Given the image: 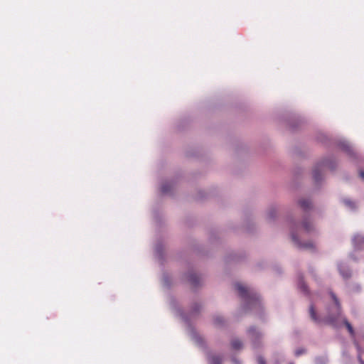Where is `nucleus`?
I'll list each match as a JSON object with an SVG mask.
<instances>
[{
	"mask_svg": "<svg viewBox=\"0 0 364 364\" xmlns=\"http://www.w3.org/2000/svg\"><path fill=\"white\" fill-rule=\"evenodd\" d=\"M350 257H351L352 259H355V258H354V257H353V254H351V255H350Z\"/></svg>",
	"mask_w": 364,
	"mask_h": 364,
	"instance_id": "nucleus-33",
	"label": "nucleus"
},
{
	"mask_svg": "<svg viewBox=\"0 0 364 364\" xmlns=\"http://www.w3.org/2000/svg\"><path fill=\"white\" fill-rule=\"evenodd\" d=\"M346 287L350 294H358L362 290L361 285L356 282L348 283Z\"/></svg>",
	"mask_w": 364,
	"mask_h": 364,
	"instance_id": "nucleus-12",
	"label": "nucleus"
},
{
	"mask_svg": "<svg viewBox=\"0 0 364 364\" xmlns=\"http://www.w3.org/2000/svg\"><path fill=\"white\" fill-rule=\"evenodd\" d=\"M289 364H294L293 363H290Z\"/></svg>",
	"mask_w": 364,
	"mask_h": 364,
	"instance_id": "nucleus-34",
	"label": "nucleus"
},
{
	"mask_svg": "<svg viewBox=\"0 0 364 364\" xmlns=\"http://www.w3.org/2000/svg\"><path fill=\"white\" fill-rule=\"evenodd\" d=\"M309 272L311 274L312 277L316 279V274L314 273V270L313 269V268H309Z\"/></svg>",
	"mask_w": 364,
	"mask_h": 364,
	"instance_id": "nucleus-30",
	"label": "nucleus"
},
{
	"mask_svg": "<svg viewBox=\"0 0 364 364\" xmlns=\"http://www.w3.org/2000/svg\"><path fill=\"white\" fill-rule=\"evenodd\" d=\"M355 345L356 346L358 350H360V346L358 344V343L356 341L354 342Z\"/></svg>",
	"mask_w": 364,
	"mask_h": 364,
	"instance_id": "nucleus-32",
	"label": "nucleus"
},
{
	"mask_svg": "<svg viewBox=\"0 0 364 364\" xmlns=\"http://www.w3.org/2000/svg\"><path fill=\"white\" fill-rule=\"evenodd\" d=\"M313 176L316 181H318L321 178V172L317 168L313 171Z\"/></svg>",
	"mask_w": 364,
	"mask_h": 364,
	"instance_id": "nucleus-20",
	"label": "nucleus"
},
{
	"mask_svg": "<svg viewBox=\"0 0 364 364\" xmlns=\"http://www.w3.org/2000/svg\"><path fill=\"white\" fill-rule=\"evenodd\" d=\"M243 257H244V256L242 255H234L232 259L234 261L238 262V261L241 260Z\"/></svg>",
	"mask_w": 364,
	"mask_h": 364,
	"instance_id": "nucleus-27",
	"label": "nucleus"
},
{
	"mask_svg": "<svg viewBox=\"0 0 364 364\" xmlns=\"http://www.w3.org/2000/svg\"><path fill=\"white\" fill-rule=\"evenodd\" d=\"M353 245L355 250H364V236L360 234H356L352 239Z\"/></svg>",
	"mask_w": 364,
	"mask_h": 364,
	"instance_id": "nucleus-10",
	"label": "nucleus"
},
{
	"mask_svg": "<svg viewBox=\"0 0 364 364\" xmlns=\"http://www.w3.org/2000/svg\"><path fill=\"white\" fill-rule=\"evenodd\" d=\"M273 270L275 272V273L278 274H280L282 273V268L279 266V265H274L273 267Z\"/></svg>",
	"mask_w": 364,
	"mask_h": 364,
	"instance_id": "nucleus-25",
	"label": "nucleus"
},
{
	"mask_svg": "<svg viewBox=\"0 0 364 364\" xmlns=\"http://www.w3.org/2000/svg\"><path fill=\"white\" fill-rule=\"evenodd\" d=\"M358 362L360 363V364H364V360L362 359L360 354H358Z\"/></svg>",
	"mask_w": 364,
	"mask_h": 364,
	"instance_id": "nucleus-29",
	"label": "nucleus"
},
{
	"mask_svg": "<svg viewBox=\"0 0 364 364\" xmlns=\"http://www.w3.org/2000/svg\"><path fill=\"white\" fill-rule=\"evenodd\" d=\"M343 323L345 325V326L347 328L350 336L352 337H353L355 336V331H354L352 325L350 324V323L346 318H344L343 319Z\"/></svg>",
	"mask_w": 364,
	"mask_h": 364,
	"instance_id": "nucleus-17",
	"label": "nucleus"
},
{
	"mask_svg": "<svg viewBox=\"0 0 364 364\" xmlns=\"http://www.w3.org/2000/svg\"><path fill=\"white\" fill-rule=\"evenodd\" d=\"M313 229H291L289 237L291 243L299 250H310L314 244L309 237Z\"/></svg>",
	"mask_w": 364,
	"mask_h": 364,
	"instance_id": "nucleus-4",
	"label": "nucleus"
},
{
	"mask_svg": "<svg viewBox=\"0 0 364 364\" xmlns=\"http://www.w3.org/2000/svg\"><path fill=\"white\" fill-rule=\"evenodd\" d=\"M207 359L209 364H222V357L218 355L208 353Z\"/></svg>",
	"mask_w": 364,
	"mask_h": 364,
	"instance_id": "nucleus-13",
	"label": "nucleus"
},
{
	"mask_svg": "<svg viewBox=\"0 0 364 364\" xmlns=\"http://www.w3.org/2000/svg\"><path fill=\"white\" fill-rule=\"evenodd\" d=\"M231 361H232V364H242L241 360L235 357H232L231 358Z\"/></svg>",
	"mask_w": 364,
	"mask_h": 364,
	"instance_id": "nucleus-28",
	"label": "nucleus"
},
{
	"mask_svg": "<svg viewBox=\"0 0 364 364\" xmlns=\"http://www.w3.org/2000/svg\"><path fill=\"white\" fill-rule=\"evenodd\" d=\"M341 361L343 364H353V358L350 356L348 349L343 348L341 351Z\"/></svg>",
	"mask_w": 364,
	"mask_h": 364,
	"instance_id": "nucleus-11",
	"label": "nucleus"
},
{
	"mask_svg": "<svg viewBox=\"0 0 364 364\" xmlns=\"http://www.w3.org/2000/svg\"><path fill=\"white\" fill-rule=\"evenodd\" d=\"M168 304L173 313L179 316L186 326V332L191 337V340L201 349L206 350V344L204 339L196 332L191 323V320L198 316L202 309L201 304L194 302L191 307V310L188 314H185L183 311L178 306V302L176 299L169 296Z\"/></svg>",
	"mask_w": 364,
	"mask_h": 364,
	"instance_id": "nucleus-1",
	"label": "nucleus"
},
{
	"mask_svg": "<svg viewBox=\"0 0 364 364\" xmlns=\"http://www.w3.org/2000/svg\"><path fill=\"white\" fill-rule=\"evenodd\" d=\"M345 204L348 206L350 208L353 209L355 208V203L353 201H350V200H344Z\"/></svg>",
	"mask_w": 364,
	"mask_h": 364,
	"instance_id": "nucleus-24",
	"label": "nucleus"
},
{
	"mask_svg": "<svg viewBox=\"0 0 364 364\" xmlns=\"http://www.w3.org/2000/svg\"><path fill=\"white\" fill-rule=\"evenodd\" d=\"M164 240L161 237L157 238L154 245V254L158 261L163 264L165 261V255L164 252Z\"/></svg>",
	"mask_w": 364,
	"mask_h": 364,
	"instance_id": "nucleus-7",
	"label": "nucleus"
},
{
	"mask_svg": "<svg viewBox=\"0 0 364 364\" xmlns=\"http://www.w3.org/2000/svg\"><path fill=\"white\" fill-rule=\"evenodd\" d=\"M235 289L242 301V309L245 311H250L260 320L267 318L260 295L251 287H246L240 282L235 284Z\"/></svg>",
	"mask_w": 364,
	"mask_h": 364,
	"instance_id": "nucleus-2",
	"label": "nucleus"
},
{
	"mask_svg": "<svg viewBox=\"0 0 364 364\" xmlns=\"http://www.w3.org/2000/svg\"><path fill=\"white\" fill-rule=\"evenodd\" d=\"M213 324L217 328H222L225 324V320L221 315H214Z\"/></svg>",
	"mask_w": 364,
	"mask_h": 364,
	"instance_id": "nucleus-14",
	"label": "nucleus"
},
{
	"mask_svg": "<svg viewBox=\"0 0 364 364\" xmlns=\"http://www.w3.org/2000/svg\"><path fill=\"white\" fill-rule=\"evenodd\" d=\"M163 286L169 289L171 287V278L168 273L164 272L162 275Z\"/></svg>",
	"mask_w": 364,
	"mask_h": 364,
	"instance_id": "nucleus-16",
	"label": "nucleus"
},
{
	"mask_svg": "<svg viewBox=\"0 0 364 364\" xmlns=\"http://www.w3.org/2000/svg\"><path fill=\"white\" fill-rule=\"evenodd\" d=\"M328 361L326 355L317 356L314 359L315 364H328Z\"/></svg>",
	"mask_w": 364,
	"mask_h": 364,
	"instance_id": "nucleus-18",
	"label": "nucleus"
},
{
	"mask_svg": "<svg viewBox=\"0 0 364 364\" xmlns=\"http://www.w3.org/2000/svg\"><path fill=\"white\" fill-rule=\"evenodd\" d=\"M359 175L364 180V171H360Z\"/></svg>",
	"mask_w": 364,
	"mask_h": 364,
	"instance_id": "nucleus-31",
	"label": "nucleus"
},
{
	"mask_svg": "<svg viewBox=\"0 0 364 364\" xmlns=\"http://www.w3.org/2000/svg\"><path fill=\"white\" fill-rule=\"evenodd\" d=\"M256 360L257 364H267L265 358L261 355H257L256 357Z\"/></svg>",
	"mask_w": 364,
	"mask_h": 364,
	"instance_id": "nucleus-22",
	"label": "nucleus"
},
{
	"mask_svg": "<svg viewBox=\"0 0 364 364\" xmlns=\"http://www.w3.org/2000/svg\"><path fill=\"white\" fill-rule=\"evenodd\" d=\"M329 295L333 304L328 307L326 316L318 314L313 304L309 306V314L311 319L318 325L328 324L337 327L338 320L341 316V303L333 291H329Z\"/></svg>",
	"mask_w": 364,
	"mask_h": 364,
	"instance_id": "nucleus-3",
	"label": "nucleus"
},
{
	"mask_svg": "<svg viewBox=\"0 0 364 364\" xmlns=\"http://www.w3.org/2000/svg\"><path fill=\"white\" fill-rule=\"evenodd\" d=\"M297 287L299 291L304 295L309 296L310 294L309 287L304 280L303 275L300 273L297 276Z\"/></svg>",
	"mask_w": 364,
	"mask_h": 364,
	"instance_id": "nucleus-9",
	"label": "nucleus"
},
{
	"mask_svg": "<svg viewBox=\"0 0 364 364\" xmlns=\"http://www.w3.org/2000/svg\"><path fill=\"white\" fill-rule=\"evenodd\" d=\"M246 333L254 350H258L263 347L264 333L259 328L255 326H251L247 329Z\"/></svg>",
	"mask_w": 364,
	"mask_h": 364,
	"instance_id": "nucleus-5",
	"label": "nucleus"
},
{
	"mask_svg": "<svg viewBox=\"0 0 364 364\" xmlns=\"http://www.w3.org/2000/svg\"><path fill=\"white\" fill-rule=\"evenodd\" d=\"M340 275L344 279H348L351 277V270L346 263L340 262L337 264Z\"/></svg>",
	"mask_w": 364,
	"mask_h": 364,
	"instance_id": "nucleus-8",
	"label": "nucleus"
},
{
	"mask_svg": "<svg viewBox=\"0 0 364 364\" xmlns=\"http://www.w3.org/2000/svg\"><path fill=\"white\" fill-rule=\"evenodd\" d=\"M306 352V349L304 348H299L295 350L294 355L296 357H299L301 355L305 354Z\"/></svg>",
	"mask_w": 364,
	"mask_h": 364,
	"instance_id": "nucleus-21",
	"label": "nucleus"
},
{
	"mask_svg": "<svg viewBox=\"0 0 364 364\" xmlns=\"http://www.w3.org/2000/svg\"><path fill=\"white\" fill-rule=\"evenodd\" d=\"M266 266V262L262 261V262H259L256 265V267L258 269H262L265 267Z\"/></svg>",
	"mask_w": 364,
	"mask_h": 364,
	"instance_id": "nucleus-26",
	"label": "nucleus"
},
{
	"mask_svg": "<svg viewBox=\"0 0 364 364\" xmlns=\"http://www.w3.org/2000/svg\"><path fill=\"white\" fill-rule=\"evenodd\" d=\"M299 205L304 209L307 210L311 207V201L308 199H301L299 201Z\"/></svg>",
	"mask_w": 364,
	"mask_h": 364,
	"instance_id": "nucleus-19",
	"label": "nucleus"
},
{
	"mask_svg": "<svg viewBox=\"0 0 364 364\" xmlns=\"http://www.w3.org/2000/svg\"><path fill=\"white\" fill-rule=\"evenodd\" d=\"M184 277L193 289H197L203 286V274L196 272L192 267L188 269L184 274Z\"/></svg>",
	"mask_w": 364,
	"mask_h": 364,
	"instance_id": "nucleus-6",
	"label": "nucleus"
},
{
	"mask_svg": "<svg viewBox=\"0 0 364 364\" xmlns=\"http://www.w3.org/2000/svg\"><path fill=\"white\" fill-rule=\"evenodd\" d=\"M231 348L233 350H238L243 348V342L238 338H234L230 341Z\"/></svg>",
	"mask_w": 364,
	"mask_h": 364,
	"instance_id": "nucleus-15",
	"label": "nucleus"
},
{
	"mask_svg": "<svg viewBox=\"0 0 364 364\" xmlns=\"http://www.w3.org/2000/svg\"><path fill=\"white\" fill-rule=\"evenodd\" d=\"M170 190H171V186L169 184L165 183V184L162 185V186H161V191L164 193H168Z\"/></svg>",
	"mask_w": 364,
	"mask_h": 364,
	"instance_id": "nucleus-23",
	"label": "nucleus"
}]
</instances>
